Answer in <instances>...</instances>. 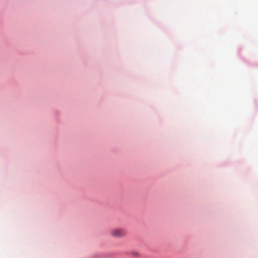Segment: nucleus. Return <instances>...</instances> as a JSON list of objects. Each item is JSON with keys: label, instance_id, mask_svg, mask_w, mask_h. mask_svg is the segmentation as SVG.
I'll use <instances>...</instances> for the list:
<instances>
[{"label": "nucleus", "instance_id": "nucleus-1", "mask_svg": "<svg viewBox=\"0 0 258 258\" xmlns=\"http://www.w3.org/2000/svg\"><path fill=\"white\" fill-rule=\"evenodd\" d=\"M126 234V233L123 229L116 228L114 229V237L121 238L125 236Z\"/></svg>", "mask_w": 258, "mask_h": 258}, {"label": "nucleus", "instance_id": "nucleus-2", "mask_svg": "<svg viewBox=\"0 0 258 258\" xmlns=\"http://www.w3.org/2000/svg\"><path fill=\"white\" fill-rule=\"evenodd\" d=\"M132 254L134 255V256H138L139 255V253L137 252H136V251L133 252L132 253Z\"/></svg>", "mask_w": 258, "mask_h": 258}]
</instances>
